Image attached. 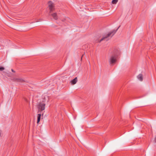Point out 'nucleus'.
I'll use <instances>...</instances> for the list:
<instances>
[{"label":"nucleus","mask_w":156,"mask_h":156,"mask_svg":"<svg viewBox=\"0 0 156 156\" xmlns=\"http://www.w3.org/2000/svg\"><path fill=\"white\" fill-rule=\"evenodd\" d=\"M116 32V31L115 30H113L112 31L110 32L106 36L104 37L99 42H100L104 40L107 41L109 39V37H112L115 34Z\"/></svg>","instance_id":"f257e3e1"},{"label":"nucleus","mask_w":156,"mask_h":156,"mask_svg":"<svg viewBox=\"0 0 156 156\" xmlns=\"http://www.w3.org/2000/svg\"><path fill=\"white\" fill-rule=\"evenodd\" d=\"M48 8L50 10V13H51L52 11L55 10V5L52 2L49 1L48 2Z\"/></svg>","instance_id":"f03ea898"},{"label":"nucleus","mask_w":156,"mask_h":156,"mask_svg":"<svg viewBox=\"0 0 156 156\" xmlns=\"http://www.w3.org/2000/svg\"><path fill=\"white\" fill-rule=\"evenodd\" d=\"M45 104L44 101H43L42 102L39 103L38 105V108L39 111H42L44 110L45 109Z\"/></svg>","instance_id":"7ed1b4c3"},{"label":"nucleus","mask_w":156,"mask_h":156,"mask_svg":"<svg viewBox=\"0 0 156 156\" xmlns=\"http://www.w3.org/2000/svg\"><path fill=\"white\" fill-rule=\"evenodd\" d=\"M109 62L110 64H114L116 61V57L115 56L112 55L109 59Z\"/></svg>","instance_id":"20e7f679"},{"label":"nucleus","mask_w":156,"mask_h":156,"mask_svg":"<svg viewBox=\"0 0 156 156\" xmlns=\"http://www.w3.org/2000/svg\"><path fill=\"white\" fill-rule=\"evenodd\" d=\"M13 80L17 82H24L23 79L20 78L14 77L13 79Z\"/></svg>","instance_id":"39448f33"},{"label":"nucleus","mask_w":156,"mask_h":156,"mask_svg":"<svg viewBox=\"0 0 156 156\" xmlns=\"http://www.w3.org/2000/svg\"><path fill=\"white\" fill-rule=\"evenodd\" d=\"M77 78L76 77L74 79L72 80L70 82V83H71V85H73L76 84L77 83Z\"/></svg>","instance_id":"423d86ee"},{"label":"nucleus","mask_w":156,"mask_h":156,"mask_svg":"<svg viewBox=\"0 0 156 156\" xmlns=\"http://www.w3.org/2000/svg\"><path fill=\"white\" fill-rule=\"evenodd\" d=\"M53 18L55 20H57L58 17L57 13L55 12L52 13L51 14Z\"/></svg>","instance_id":"0eeeda50"},{"label":"nucleus","mask_w":156,"mask_h":156,"mask_svg":"<svg viewBox=\"0 0 156 156\" xmlns=\"http://www.w3.org/2000/svg\"><path fill=\"white\" fill-rule=\"evenodd\" d=\"M137 79L141 81H142L143 80V75L141 74H140L137 76Z\"/></svg>","instance_id":"6e6552de"},{"label":"nucleus","mask_w":156,"mask_h":156,"mask_svg":"<svg viewBox=\"0 0 156 156\" xmlns=\"http://www.w3.org/2000/svg\"><path fill=\"white\" fill-rule=\"evenodd\" d=\"M41 114H39L37 115V123H38L40 120L41 117Z\"/></svg>","instance_id":"1a4fd4ad"},{"label":"nucleus","mask_w":156,"mask_h":156,"mask_svg":"<svg viewBox=\"0 0 156 156\" xmlns=\"http://www.w3.org/2000/svg\"><path fill=\"white\" fill-rule=\"evenodd\" d=\"M118 0H113L112 3L113 4H116L118 2Z\"/></svg>","instance_id":"9d476101"},{"label":"nucleus","mask_w":156,"mask_h":156,"mask_svg":"<svg viewBox=\"0 0 156 156\" xmlns=\"http://www.w3.org/2000/svg\"><path fill=\"white\" fill-rule=\"evenodd\" d=\"M5 69V68L3 67H0V70L2 71Z\"/></svg>","instance_id":"9b49d317"},{"label":"nucleus","mask_w":156,"mask_h":156,"mask_svg":"<svg viewBox=\"0 0 156 156\" xmlns=\"http://www.w3.org/2000/svg\"><path fill=\"white\" fill-rule=\"evenodd\" d=\"M11 70H12V72H14V73L15 72V71L13 69H12Z\"/></svg>","instance_id":"f8f14e48"},{"label":"nucleus","mask_w":156,"mask_h":156,"mask_svg":"<svg viewBox=\"0 0 156 156\" xmlns=\"http://www.w3.org/2000/svg\"><path fill=\"white\" fill-rule=\"evenodd\" d=\"M155 142L156 143V137L155 138Z\"/></svg>","instance_id":"ddd939ff"},{"label":"nucleus","mask_w":156,"mask_h":156,"mask_svg":"<svg viewBox=\"0 0 156 156\" xmlns=\"http://www.w3.org/2000/svg\"><path fill=\"white\" fill-rule=\"evenodd\" d=\"M82 57H83V56H82V57H81V60L82 59Z\"/></svg>","instance_id":"4468645a"}]
</instances>
